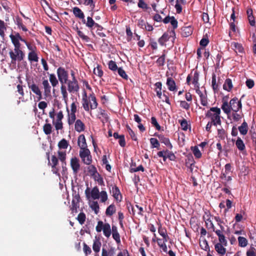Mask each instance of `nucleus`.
<instances>
[{
	"label": "nucleus",
	"mask_w": 256,
	"mask_h": 256,
	"mask_svg": "<svg viewBox=\"0 0 256 256\" xmlns=\"http://www.w3.org/2000/svg\"><path fill=\"white\" fill-rule=\"evenodd\" d=\"M212 89L214 92H216L218 90V86L216 84V76L215 74H213L212 76Z\"/></svg>",
	"instance_id": "43"
},
{
	"label": "nucleus",
	"mask_w": 256,
	"mask_h": 256,
	"mask_svg": "<svg viewBox=\"0 0 256 256\" xmlns=\"http://www.w3.org/2000/svg\"><path fill=\"white\" fill-rule=\"evenodd\" d=\"M220 110L217 107L210 108V110L207 112L206 114V118H209L211 119V122L214 126L221 124L220 117Z\"/></svg>",
	"instance_id": "1"
},
{
	"label": "nucleus",
	"mask_w": 256,
	"mask_h": 256,
	"mask_svg": "<svg viewBox=\"0 0 256 256\" xmlns=\"http://www.w3.org/2000/svg\"><path fill=\"white\" fill-rule=\"evenodd\" d=\"M151 124L153 126H154L156 130H160L161 128V126L157 122L156 118L154 116H152L151 118Z\"/></svg>",
	"instance_id": "56"
},
{
	"label": "nucleus",
	"mask_w": 256,
	"mask_h": 256,
	"mask_svg": "<svg viewBox=\"0 0 256 256\" xmlns=\"http://www.w3.org/2000/svg\"><path fill=\"white\" fill-rule=\"evenodd\" d=\"M80 196L78 194H76L72 201L70 210L72 213L77 212V208H79L78 203L80 202Z\"/></svg>",
	"instance_id": "10"
},
{
	"label": "nucleus",
	"mask_w": 256,
	"mask_h": 256,
	"mask_svg": "<svg viewBox=\"0 0 256 256\" xmlns=\"http://www.w3.org/2000/svg\"><path fill=\"white\" fill-rule=\"evenodd\" d=\"M232 116L234 121L238 122L242 119V114H240L237 113V112H233L232 114Z\"/></svg>",
	"instance_id": "59"
},
{
	"label": "nucleus",
	"mask_w": 256,
	"mask_h": 256,
	"mask_svg": "<svg viewBox=\"0 0 256 256\" xmlns=\"http://www.w3.org/2000/svg\"><path fill=\"white\" fill-rule=\"evenodd\" d=\"M94 14V12H92L91 14V16H88L87 18V20L86 22V26H88V28H92L93 26H94L96 22H94V21L92 18V16Z\"/></svg>",
	"instance_id": "34"
},
{
	"label": "nucleus",
	"mask_w": 256,
	"mask_h": 256,
	"mask_svg": "<svg viewBox=\"0 0 256 256\" xmlns=\"http://www.w3.org/2000/svg\"><path fill=\"white\" fill-rule=\"evenodd\" d=\"M178 122L180 124L183 130L186 131L188 129V124L187 120L183 118L182 120H178Z\"/></svg>",
	"instance_id": "51"
},
{
	"label": "nucleus",
	"mask_w": 256,
	"mask_h": 256,
	"mask_svg": "<svg viewBox=\"0 0 256 256\" xmlns=\"http://www.w3.org/2000/svg\"><path fill=\"white\" fill-rule=\"evenodd\" d=\"M155 86L156 87V95L159 98L162 99V83L161 82H157L154 84Z\"/></svg>",
	"instance_id": "30"
},
{
	"label": "nucleus",
	"mask_w": 256,
	"mask_h": 256,
	"mask_svg": "<svg viewBox=\"0 0 256 256\" xmlns=\"http://www.w3.org/2000/svg\"><path fill=\"white\" fill-rule=\"evenodd\" d=\"M116 212V208L114 204H112L109 206L106 209V214L108 216H111Z\"/></svg>",
	"instance_id": "26"
},
{
	"label": "nucleus",
	"mask_w": 256,
	"mask_h": 256,
	"mask_svg": "<svg viewBox=\"0 0 256 256\" xmlns=\"http://www.w3.org/2000/svg\"><path fill=\"white\" fill-rule=\"evenodd\" d=\"M101 242L98 240H96L94 241L92 244V249L96 252H98L100 250Z\"/></svg>",
	"instance_id": "37"
},
{
	"label": "nucleus",
	"mask_w": 256,
	"mask_h": 256,
	"mask_svg": "<svg viewBox=\"0 0 256 256\" xmlns=\"http://www.w3.org/2000/svg\"><path fill=\"white\" fill-rule=\"evenodd\" d=\"M10 37L11 39L12 42L14 46V48H20V40H18L14 36L13 34H10Z\"/></svg>",
	"instance_id": "32"
},
{
	"label": "nucleus",
	"mask_w": 256,
	"mask_h": 256,
	"mask_svg": "<svg viewBox=\"0 0 256 256\" xmlns=\"http://www.w3.org/2000/svg\"><path fill=\"white\" fill-rule=\"evenodd\" d=\"M58 158L55 155H52L51 158L52 162H48L50 164L52 168V171L54 174H56L58 171V168L56 167L58 162Z\"/></svg>",
	"instance_id": "11"
},
{
	"label": "nucleus",
	"mask_w": 256,
	"mask_h": 256,
	"mask_svg": "<svg viewBox=\"0 0 256 256\" xmlns=\"http://www.w3.org/2000/svg\"><path fill=\"white\" fill-rule=\"evenodd\" d=\"M72 12L74 16L80 19H84V14L78 7H74L72 8Z\"/></svg>",
	"instance_id": "23"
},
{
	"label": "nucleus",
	"mask_w": 256,
	"mask_h": 256,
	"mask_svg": "<svg viewBox=\"0 0 256 256\" xmlns=\"http://www.w3.org/2000/svg\"><path fill=\"white\" fill-rule=\"evenodd\" d=\"M88 170L92 176H94L96 174L98 175V174L96 168L94 165L90 164V166L88 168Z\"/></svg>",
	"instance_id": "52"
},
{
	"label": "nucleus",
	"mask_w": 256,
	"mask_h": 256,
	"mask_svg": "<svg viewBox=\"0 0 256 256\" xmlns=\"http://www.w3.org/2000/svg\"><path fill=\"white\" fill-rule=\"evenodd\" d=\"M103 233L105 236L108 238L112 234L110 226L108 223H105L103 228Z\"/></svg>",
	"instance_id": "27"
},
{
	"label": "nucleus",
	"mask_w": 256,
	"mask_h": 256,
	"mask_svg": "<svg viewBox=\"0 0 256 256\" xmlns=\"http://www.w3.org/2000/svg\"><path fill=\"white\" fill-rule=\"evenodd\" d=\"M236 146L240 150H243L245 149V145L240 138H238L236 142Z\"/></svg>",
	"instance_id": "38"
},
{
	"label": "nucleus",
	"mask_w": 256,
	"mask_h": 256,
	"mask_svg": "<svg viewBox=\"0 0 256 256\" xmlns=\"http://www.w3.org/2000/svg\"><path fill=\"white\" fill-rule=\"evenodd\" d=\"M222 109L224 112L227 114H228L232 111V110L230 107V104H228V102L226 101L223 102L222 106Z\"/></svg>",
	"instance_id": "33"
},
{
	"label": "nucleus",
	"mask_w": 256,
	"mask_h": 256,
	"mask_svg": "<svg viewBox=\"0 0 256 256\" xmlns=\"http://www.w3.org/2000/svg\"><path fill=\"white\" fill-rule=\"evenodd\" d=\"M28 59L31 62H38V57L35 52H30L28 54Z\"/></svg>",
	"instance_id": "48"
},
{
	"label": "nucleus",
	"mask_w": 256,
	"mask_h": 256,
	"mask_svg": "<svg viewBox=\"0 0 256 256\" xmlns=\"http://www.w3.org/2000/svg\"><path fill=\"white\" fill-rule=\"evenodd\" d=\"M238 246L240 247H246L248 245V240L242 236L238 238Z\"/></svg>",
	"instance_id": "50"
},
{
	"label": "nucleus",
	"mask_w": 256,
	"mask_h": 256,
	"mask_svg": "<svg viewBox=\"0 0 256 256\" xmlns=\"http://www.w3.org/2000/svg\"><path fill=\"white\" fill-rule=\"evenodd\" d=\"M150 143L152 144V148H159L160 146V144L158 141V140L156 138H150Z\"/></svg>",
	"instance_id": "53"
},
{
	"label": "nucleus",
	"mask_w": 256,
	"mask_h": 256,
	"mask_svg": "<svg viewBox=\"0 0 256 256\" xmlns=\"http://www.w3.org/2000/svg\"><path fill=\"white\" fill-rule=\"evenodd\" d=\"M191 150L196 158H199L202 157V153L196 146H192Z\"/></svg>",
	"instance_id": "46"
},
{
	"label": "nucleus",
	"mask_w": 256,
	"mask_h": 256,
	"mask_svg": "<svg viewBox=\"0 0 256 256\" xmlns=\"http://www.w3.org/2000/svg\"><path fill=\"white\" fill-rule=\"evenodd\" d=\"M134 120L138 123V127L139 128L141 132H144L146 130L145 127L143 126V124L141 123L142 119L137 114H134Z\"/></svg>",
	"instance_id": "25"
},
{
	"label": "nucleus",
	"mask_w": 256,
	"mask_h": 256,
	"mask_svg": "<svg viewBox=\"0 0 256 256\" xmlns=\"http://www.w3.org/2000/svg\"><path fill=\"white\" fill-rule=\"evenodd\" d=\"M222 244L217 243L214 245L215 250L220 256H224L226 252V248Z\"/></svg>",
	"instance_id": "17"
},
{
	"label": "nucleus",
	"mask_w": 256,
	"mask_h": 256,
	"mask_svg": "<svg viewBox=\"0 0 256 256\" xmlns=\"http://www.w3.org/2000/svg\"><path fill=\"white\" fill-rule=\"evenodd\" d=\"M58 79L60 84H66L68 80V72L64 68L59 67L57 69Z\"/></svg>",
	"instance_id": "5"
},
{
	"label": "nucleus",
	"mask_w": 256,
	"mask_h": 256,
	"mask_svg": "<svg viewBox=\"0 0 256 256\" xmlns=\"http://www.w3.org/2000/svg\"><path fill=\"white\" fill-rule=\"evenodd\" d=\"M76 113L70 112L68 114V123L71 125L74 123L76 120Z\"/></svg>",
	"instance_id": "60"
},
{
	"label": "nucleus",
	"mask_w": 256,
	"mask_h": 256,
	"mask_svg": "<svg viewBox=\"0 0 256 256\" xmlns=\"http://www.w3.org/2000/svg\"><path fill=\"white\" fill-rule=\"evenodd\" d=\"M100 198L102 202H105L108 200V194L106 191L102 190L100 194Z\"/></svg>",
	"instance_id": "63"
},
{
	"label": "nucleus",
	"mask_w": 256,
	"mask_h": 256,
	"mask_svg": "<svg viewBox=\"0 0 256 256\" xmlns=\"http://www.w3.org/2000/svg\"><path fill=\"white\" fill-rule=\"evenodd\" d=\"M94 73L96 76L102 77L103 75V71L102 70V67L98 65L96 68H95L94 70Z\"/></svg>",
	"instance_id": "54"
},
{
	"label": "nucleus",
	"mask_w": 256,
	"mask_h": 256,
	"mask_svg": "<svg viewBox=\"0 0 256 256\" xmlns=\"http://www.w3.org/2000/svg\"><path fill=\"white\" fill-rule=\"evenodd\" d=\"M233 88V84L231 79L226 78L223 84V89L228 92H230Z\"/></svg>",
	"instance_id": "20"
},
{
	"label": "nucleus",
	"mask_w": 256,
	"mask_h": 256,
	"mask_svg": "<svg viewBox=\"0 0 256 256\" xmlns=\"http://www.w3.org/2000/svg\"><path fill=\"white\" fill-rule=\"evenodd\" d=\"M60 92L62 96L63 100L66 102L68 100V94L66 90V88L65 85L66 84H61Z\"/></svg>",
	"instance_id": "28"
},
{
	"label": "nucleus",
	"mask_w": 256,
	"mask_h": 256,
	"mask_svg": "<svg viewBox=\"0 0 256 256\" xmlns=\"http://www.w3.org/2000/svg\"><path fill=\"white\" fill-rule=\"evenodd\" d=\"M70 165L72 170L73 173L77 174L80 169L79 159L76 156L72 158L70 160Z\"/></svg>",
	"instance_id": "8"
},
{
	"label": "nucleus",
	"mask_w": 256,
	"mask_h": 256,
	"mask_svg": "<svg viewBox=\"0 0 256 256\" xmlns=\"http://www.w3.org/2000/svg\"><path fill=\"white\" fill-rule=\"evenodd\" d=\"M199 80V73L197 70L194 72V76L192 77V84L196 88H198L200 84L198 83Z\"/></svg>",
	"instance_id": "29"
},
{
	"label": "nucleus",
	"mask_w": 256,
	"mask_h": 256,
	"mask_svg": "<svg viewBox=\"0 0 256 256\" xmlns=\"http://www.w3.org/2000/svg\"><path fill=\"white\" fill-rule=\"evenodd\" d=\"M76 219L78 222L82 225L86 221V216L84 212H81L78 214Z\"/></svg>",
	"instance_id": "47"
},
{
	"label": "nucleus",
	"mask_w": 256,
	"mask_h": 256,
	"mask_svg": "<svg viewBox=\"0 0 256 256\" xmlns=\"http://www.w3.org/2000/svg\"><path fill=\"white\" fill-rule=\"evenodd\" d=\"M194 160L192 155L187 156L186 160V165L188 167H191L194 164Z\"/></svg>",
	"instance_id": "49"
},
{
	"label": "nucleus",
	"mask_w": 256,
	"mask_h": 256,
	"mask_svg": "<svg viewBox=\"0 0 256 256\" xmlns=\"http://www.w3.org/2000/svg\"><path fill=\"white\" fill-rule=\"evenodd\" d=\"M118 74L124 79L127 80L128 79V76L126 74L125 71L122 68H119L116 70Z\"/></svg>",
	"instance_id": "62"
},
{
	"label": "nucleus",
	"mask_w": 256,
	"mask_h": 256,
	"mask_svg": "<svg viewBox=\"0 0 256 256\" xmlns=\"http://www.w3.org/2000/svg\"><path fill=\"white\" fill-rule=\"evenodd\" d=\"M58 156L60 160L62 163V174H64L67 171L66 168V151H60L58 150Z\"/></svg>",
	"instance_id": "7"
},
{
	"label": "nucleus",
	"mask_w": 256,
	"mask_h": 256,
	"mask_svg": "<svg viewBox=\"0 0 256 256\" xmlns=\"http://www.w3.org/2000/svg\"><path fill=\"white\" fill-rule=\"evenodd\" d=\"M80 156L82 162L86 165H90L92 161L90 152L88 148L80 150Z\"/></svg>",
	"instance_id": "3"
},
{
	"label": "nucleus",
	"mask_w": 256,
	"mask_h": 256,
	"mask_svg": "<svg viewBox=\"0 0 256 256\" xmlns=\"http://www.w3.org/2000/svg\"><path fill=\"white\" fill-rule=\"evenodd\" d=\"M28 88L30 89L32 91L36 94H38L40 93L41 92L38 86L33 81H32V82L30 81L28 82Z\"/></svg>",
	"instance_id": "16"
},
{
	"label": "nucleus",
	"mask_w": 256,
	"mask_h": 256,
	"mask_svg": "<svg viewBox=\"0 0 256 256\" xmlns=\"http://www.w3.org/2000/svg\"><path fill=\"white\" fill-rule=\"evenodd\" d=\"M78 144L80 150L88 148L86 140L84 134H80L78 140Z\"/></svg>",
	"instance_id": "14"
},
{
	"label": "nucleus",
	"mask_w": 256,
	"mask_h": 256,
	"mask_svg": "<svg viewBox=\"0 0 256 256\" xmlns=\"http://www.w3.org/2000/svg\"><path fill=\"white\" fill-rule=\"evenodd\" d=\"M238 130L241 134L244 136L246 134L248 130L247 122H246V121H244L241 126H238Z\"/></svg>",
	"instance_id": "22"
},
{
	"label": "nucleus",
	"mask_w": 256,
	"mask_h": 256,
	"mask_svg": "<svg viewBox=\"0 0 256 256\" xmlns=\"http://www.w3.org/2000/svg\"><path fill=\"white\" fill-rule=\"evenodd\" d=\"M66 84H67L68 90L70 93L77 92L80 90L78 80H68Z\"/></svg>",
	"instance_id": "6"
},
{
	"label": "nucleus",
	"mask_w": 256,
	"mask_h": 256,
	"mask_svg": "<svg viewBox=\"0 0 256 256\" xmlns=\"http://www.w3.org/2000/svg\"><path fill=\"white\" fill-rule=\"evenodd\" d=\"M42 84L44 89V95L46 97H48L50 96L51 93V86L48 80H44Z\"/></svg>",
	"instance_id": "12"
},
{
	"label": "nucleus",
	"mask_w": 256,
	"mask_h": 256,
	"mask_svg": "<svg viewBox=\"0 0 256 256\" xmlns=\"http://www.w3.org/2000/svg\"><path fill=\"white\" fill-rule=\"evenodd\" d=\"M166 84L170 91L173 92L177 90L176 82L172 78L170 77L168 78Z\"/></svg>",
	"instance_id": "15"
},
{
	"label": "nucleus",
	"mask_w": 256,
	"mask_h": 256,
	"mask_svg": "<svg viewBox=\"0 0 256 256\" xmlns=\"http://www.w3.org/2000/svg\"><path fill=\"white\" fill-rule=\"evenodd\" d=\"M244 96L243 95L238 100L236 97L232 98L230 102V107L232 112H238L242 108V104L241 102L242 98Z\"/></svg>",
	"instance_id": "4"
},
{
	"label": "nucleus",
	"mask_w": 256,
	"mask_h": 256,
	"mask_svg": "<svg viewBox=\"0 0 256 256\" xmlns=\"http://www.w3.org/2000/svg\"><path fill=\"white\" fill-rule=\"evenodd\" d=\"M164 52L165 50H164L162 54L156 60V62L158 66H162L164 64L166 57V55Z\"/></svg>",
	"instance_id": "36"
},
{
	"label": "nucleus",
	"mask_w": 256,
	"mask_h": 256,
	"mask_svg": "<svg viewBox=\"0 0 256 256\" xmlns=\"http://www.w3.org/2000/svg\"><path fill=\"white\" fill-rule=\"evenodd\" d=\"M77 34L78 36L84 40L86 42H88L90 40V38L87 36H86L83 32L80 30H77Z\"/></svg>",
	"instance_id": "61"
},
{
	"label": "nucleus",
	"mask_w": 256,
	"mask_h": 256,
	"mask_svg": "<svg viewBox=\"0 0 256 256\" xmlns=\"http://www.w3.org/2000/svg\"><path fill=\"white\" fill-rule=\"evenodd\" d=\"M85 126L80 120H77L75 122V130L79 132H83L84 130Z\"/></svg>",
	"instance_id": "19"
},
{
	"label": "nucleus",
	"mask_w": 256,
	"mask_h": 256,
	"mask_svg": "<svg viewBox=\"0 0 256 256\" xmlns=\"http://www.w3.org/2000/svg\"><path fill=\"white\" fill-rule=\"evenodd\" d=\"M170 93L166 90H164L162 92V99L163 102H165L166 104H170V100L169 99Z\"/></svg>",
	"instance_id": "44"
},
{
	"label": "nucleus",
	"mask_w": 256,
	"mask_h": 256,
	"mask_svg": "<svg viewBox=\"0 0 256 256\" xmlns=\"http://www.w3.org/2000/svg\"><path fill=\"white\" fill-rule=\"evenodd\" d=\"M231 46L234 49L236 53L238 52L239 53L243 54L244 52V48L240 43L232 42L231 44Z\"/></svg>",
	"instance_id": "18"
},
{
	"label": "nucleus",
	"mask_w": 256,
	"mask_h": 256,
	"mask_svg": "<svg viewBox=\"0 0 256 256\" xmlns=\"http://www.w3.org/2000/svg\"><path fill=\"white\" fill-rule=\"evenodd\" d=\"M250 133L251 134V138L254 146H256V132L255 129L252 128L250 130Z\"/></svg>",
	"instance_id": "64"
},
{
	"label": "nucleus",
	"mask_w": 256,
	"mask_h": 256,
	"mask_svg": "<svg viewBox=\"0 0 256 256\" xmlns=\"http://www.w3.org/2000/svg\"><path fill=\"white\" fill-rule=\"evenodd\" d=\"M10 57L11 59V64H16V62H20L22 60L25 56L24 52L21 48H14L9 52Z\"/></svg>",
	"instance_id": "2"
},
{
	"label": "nucleus",
	"mask_w": 256,
	"mask_h": 256,
	"mask_svg": "<svg viewBox=\"0 0 256 256\" xmlns=\"http://www.w3.org/2000/svg\"><path fill=\"white\" fill-rule=\"evenodd\" d=\"M100 192L98 188L96 186L94 187L90 191V196L94 200L98 199L100 198Z\"/></svg>",
	"instance_id": "24"
},
{
	"label": "nucleus",
	"mask_w": 256,
	"mask_h": 256,
	"mask_svg": "<svg viewBox=\"0 0 256 256\" xmlns=\"http://www.w3.org/2000/svg\"><path fill=\"white\" fill-rule=\"evenodd\" d=\"M111 187L112 188H110V194L116 200L120 202L122 196L118 188L116 185H111Z\"/></svg>",
	"instance_id": "9"
},
{
	"label": "nucleus",
	"mask_w": 256,
	"mask_h": 256,
	"mask_svg": "<svg viewBox=\"0 0 256 256\" xmlns=\"http://www.w3.org/2000/svg\"><path fill=\"white\" fill-rule=\"evenodd\" d=\"M154 136H158L161 142L164 143L166 146L168 147L170 149H172V146L168 138L165 137L162 134H154Z\"/></svg>",
	"instance_id": "13"
},
{
	"label": "nucleus",
	"mask_w": 256,
	"mask_h": 256,
	"mask_svg": "<svg viewBox=\"0 0 256 256\" xmlns=\"http://www.w3.org/2000/svg\"><path fill=\"white\" fill-rule=\"evenodd\" d=\"M16 24L18 26V28H22L23 31H24V32L28 31V29L23 24L22 20L20 18H19V17L16 18Z\"/></svg>",
	"instance_id": "39"
},
{
	"label": "nucleus",
	"mask_w": 256,
	"mask_h": 256,
	"mask_svg": "<svg viewBox=\"0 0 256 256\" xmlns=\"http://www.w3.org/2000/svg\"><path fill=\"white\" fill-rule=\"evenodd\" d=\"M49 80L53 87L56 86L58 84V80H57L54 74H49Z\"/></svg>",
	"instance_id": "35"
},
{
	"label": "nucleus",
	"mask_w": 256,
	"mask_h": 256,
	"mask_svg": "<svg viewBox=\"0 0 256 256\" xmlns=\"http://www.w3.org/2000/svg\"><path fill=\"white\" fill-rule=\"evenodd\" d=\"M83 4L85 6H88L92 12H94L95 4L93 0H84Z\"/></svg>",
	"instance_id": "45"
},
{
	"label": "nucleus",
	"mask_w": 256,
	"mask_h": 256,
	"mask_svg": "<svg viewBox=\"0 0 256 256\" xmlns=\"http://www.w3.org/2000/svg\"><path fill=\"white\" fill-rule=\"evenodd\" d=\"M182 34L184 37H188L192 34L193 28L192 26H185L182 29Z\"/></svg>",
	"instance_id": "21"
},
{
	"label": "nucleus",
	"mask_w": 256,
	"mask_h": 256,
	"mask_svg": "<svg viewBox=\"0 0 256 256\" xmlns=\"http://www.w3.org/2000/svg\"><path fill=\"white\" fill-rule=\"evenodd\" d=\"M170 38L168 33L164 32L162 36L158 38V42L161 46H164L165 44V42H168Z\"/></svg>",
	"instance_id": "31"
},
{
	"label": "nucleus",
	"mask_w": 256,
	"mask_h": 256,
	"mask_svg": "<svg viewBox=\"0 0 256 256\" xmlns=\"http://www.w3.org/2000/svg\"><path fill=\"white\" fill-rule=\"evenodd\" d=\"M68 141L64 138H62L58 143V147L60 149H66L68 147Z\"/></svg>",
	"instance_id": "41"
},
{
	"label": "nucleus",
	"mask_w": 256,
	"mask_h": 256,
	"mask_svg": "<svg viewBox=\"0 0 256 256\" xmlns=\"http://www.w3.org/2000/svg\"><path fill=\"white\" fill-rule=\"evenodd\" d=\"M200 246L201 248L204 250L210 251V248L208 242V241L204 239L202 242H200Z\"/></svg>",
	"instance_id": "58"
},
{
	"label": "nucleus",
	"mask_w": 256,
	"mask_h": 256,
	"mask_svg": "<svg viewBox=\"0 0 256 256\" xmlns=\"http://www.w3.org/2000/svg\"><path fill=\"white\" fill-rule=\"evenodd\" d=\"M52 126L50 124H46L43 126V130L46 135L50 134L52 132Z\"/></svg>",
	"instance_id": "40"
},
{
	"label": "nucleus",
	"mask_w": 256,
	"mask_h": 256,
	"mask_svg": "<svg viewBox=\"0 0 256 256\" xmlns=\"http://www.w3.org/2000/svg\"><path fill=\"white\" fill-rule=\"evenodd\" d=\"M90 208L94 212V213L96 214H97L98 213L100 210V206L97 202H93L92 204L90 205Z\"/></svg>",
	"instance_id": "55"
},
{
	"label": "nucleus",
	"mask_w": 256,
	"mask_h": 256,
	"mask_svg": "<svg viewBox=\"0 0 256 256\" xmlns=\"http://www.w3.org/2000/svg\"><path fill=\"white\" fill-rule=\"evenodd\" d=\"M91 101L90 104V107L91 109H95L98 106V103L96 102V99L95 96L90 95Z\"/></svg>",
	"instance_id": "57"
},
{
	"label": "nucleus",
	"mask_w": 256,
	"mask_h": 256,
	"mask_svg": "<svg viewBox=\"0 0 256 256\" xmlns=\"http://www.w3.org/2000/svg\"><path fill=\"white\" fill-rule=\"evenodd\" d=\"M108 66L109 69L114 72H116L119 68L118 67L116 62L112 60H110L108 62Z\"/></svg>",
	"instance_id": "42"
}]
</instances>
